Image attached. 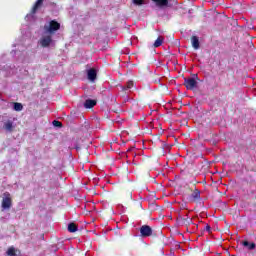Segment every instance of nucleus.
Listing matches in <instances>:
<instances>
[{
  "instance_id": "nucleus-1",
  "label": "nucleus",
  "mask_w": 256,
  "mask_h": 256,
  "mask_svg": "<svg viewBox=\"0 0 256 256\" xmlns=\"http://www.w3.org/2000/svg\"><path fill=\"white\" fill-rule=\"evenodd\" d=\"M47 33L53 34L55 31H59L61 29V24L55 20H51L49 26L44 27Z\"/></svg>"
},
{
  "instance_id": "nucleus-2",
  "label": "nucleus",
  "mask_w": 256,
  "mask_h": 256,
  "mask_svg": "<svg viewBox=\"0 0 256 256\" xmlns=\"http://www.w3.org/2000/svg\"><path fill=\"white\" fill-rule=\"evenodd\" d=\"M4 197L2 199V209H11L13 205V200L11 199V194L9 192H5Z\"/></svg>"
},
{
  "instance_id": "nucleus-3",
  "label": "nucleus",
  "mask_w": 256,
  "mask_h": 256,
  "mask_svg": "<svg viewBox=\"0 0 256 256\" xmlns=\"http://www.w3.org/2000/svg\"><path fill=\"white\" fill-rule=\"evenodd\" d=\"M153 235V228L149 225H142L140 227V237L145 239L146 237H151Z\"/></svg>"
},
{
  "instance_id": "nucleus-4",
  "label": "nucleus",
  "mask_w": 256,
  "mask_h": 256,
  "mask_svg": "<svg viewBox=\"0 0 256 256\" xmlns=\"http://www.w3.org/2000/svg\"><path fill=\"white\" fill-rule=\"evenodd\" d=\"M184 86L188 91H193V89L197 87V80H195V78H185Z\"/></svg>"
},
{
  "instance_id": "nucleus-5",
  "label": "nucleus",
  "mask_w": 256,
  "mask_h": 256,
  "mask_svg": "<svg viewBox=\"0 0 256 256\" xmlns=\"http://www.w3.org/2000/svg\"><path fill=\"white\" fill-rule=\"evenodd\" d=\"M188 201H191L192 203H197L201 201V191L197 188H195L189 198H187Z\"/></svg>"
},
{
  "instance_id": "nucleus-6",
  "label": "nucleus",
  "mask_w": 256,
  "mask_h": 256,
  "mask_svg": "<svg viewBox=\"0 0 256 256\" xmlns=\"http://www.w3.org/2000/svg\"><path fill=\"white\" fill-rule=\"evenodd\" d=\"M177 223L180 226L185 225L186 227H189V225H193V219H191L189 217L183 218L182 216H179L177 218Z\"/></svg>"
},
{
  "instance_id": "nucleus-7",
  "label": "nucleus",
  "mask_w": 256,
  "mask_h": 256,
  "mask_svg": "<svg viewBox=\"0 0 256 256\" xmlns=\"http://www.w3.org/2000/svg\"><path fill=\"white\" fill-rule=\"evenodd\" d=\"M51 43H53V38L51 37V35L44 36L40 39L41 47H49Z\"/></svg>"
},
{
  "instance_id": "nucleus-8",
  "label": "nucleus",
  "mask_w": 256,
  "mask_h": 256,
  "mask_svg": "<svg viewBox=\"0 0 256 256\" xmlns=\"http://www.w3.org/2000/svg\"><path fill=\"white\" fill-rule=\"evenodd\" d=\"M45 0H37L35 2V4L33 5L32 9H31V15H35V13H37V11H39V9H41L43 7V2Z\"/></svg>"
},
{
  "instance_id": "nucleus-9",
  "label": "nucleus",
  "mask_w": 256,
  "mask_h": 256,
  "mask_svg": "<svg viewBox=\"0 0 256 256\" xmlns=\"http://www.w3.org/2000/svg\"><path fill=\"white\" fill-rule=\"evenodd\" d=\"M3 129L7 131L8 133H13V129H15V125H13V121L8 120L4 123Z\"/></svg>"
},
{
  "instance_id": "nucleus-10",
  "label": "nucleus",
  "mask_w": 256,
  "mask_h": 256,
  "mask_svg": "<svg viewBox=\"0 0 256 256\" xmlns=\"http://www.w3.org/2000/svg\"><path fill=\"white\" fill-rule=\"evenodd\" d=\"M88 75V79L89 81H95V79H97V70H95L94 68H91L88 70L87 72Z\"/></svg>"
},
{
  "instance_id": "nucleus-11",
  "label": "nucleus",
  "mask_w": 256,
  "mask_h": 256,
  "mask_svg": "<svg viewBox=\"0 0 256 256\" xmlns=\"http://www.w3.org/2000/svg\"><path fill=\"white\" fill-rule=\"evenodd\" d=\"M97 105V100L87 99L84 103L85 109H93Z\"/></svg>"
},
{
  "instance_id": "nucleus-12",
  "label": "nucleus",
  "mask_w": 256,
  "mask_h": 256,
  "mask_svg": "<svg viewBox=\"0 0 256 256\" xmlns=\"http://www.w3.org/2000/svg\"><path fill=\"white\" fill-rule=\"evenodd\" d=\"M191 43H192V47L194 48V49H199V47H200V43H199V37H197V36H192L191 37Z\"/></svg>"
},
{
  "instance_id": "nucleus-13",
  "label": "nucleus",
  "mask_w": 256,
  "mask_h": 256,
  "mask_svg": "<svg viewBox=\"0 0 256 256\" xmlns=\"http://www.w3.org/2000/svg\"><path fill=\"white\" fill-rule=\"evenodd\" d=\"M158 7H167L169 5V0H152Z\"/></svg>"
},
{
  "instance_id": "nucleus-14",
  "label": "nucleus",
  "mask_w": 256,
  "mask_h": 256,
  "mask_svg": "<svg viewBox=\"0 0 256 256\" xmlns=\"http://www.w3.org/2000/svg\"><path fill=\"white\" fill-rule=\"evenodd\" d=\"M77 230H78L77 224H75L73 222L68 224V231H69V233H77Z\"/></svg>"
},
{
  "instance_id": "nucleus-15",
  "label": "nucleus",
  "mask_w": 256,
  "mask_h": 256,
  "mask_svg": "<svg viewBox=\"0 0 256 256\" xmlns=\"http://www.w3.org/2000/svg\"><path fill=\"white\" fill-rule=\"evenodd\" d=\"M242 245L244 247H248L249 251H253V249H255V243L254 242L249 243V241H243Z\"/></svg>"
},
{
  "instance_id": "nucleus-16",
  "label": "nucleus",
  "mask_w": 256,
  "mask_h": 256,
  "mask_svg": "<svg viewBox=\"0 0 256 256\" xmlns=\"http://www.w3.org/2000/svg\"><path fill=\"white\" fill-rule=\"evenodd\" d=\"M135 87V83L133 81H128L126 86H124L122 89L123 91H129V89H133Z\"/></svg>"
},
{
  "instance_id": "nucleus-17",
  "label": "nucleus",
  "mask_w": 256,
  "mask_h": 256,
  "mask_svg": "<svg viewBox=\"0 0 256 256\" xmlns=\"http://www.w3.org/2000/svg\"><path fill=\"white\" fill-rule=\"evenodd\" d=\"M154 47L157 48V47H161V45H163V37L162 36H159L156 41L154 42Z\"/></svg>"
},
{
  "instance_id": "nucleus-18",
  "label": "nucleus",
  "mask_w": 256,
  "mask_h": 256,
  "mask_svg": "<svg viewBox=\"0 0 256 256\" xmlns=\"http://www.w3.org/2000/svg\"><path fill=\"white\" fill-rule=\"evenodd\" d=\"M6 253H7L8 256H17L15 247L8 248Z\"/></svg>"
},
{
  "instance_id": "nucleus-19",
  "label": "nucleus",
  "mask_w": 256,
  "mask_h": 256,
  "mask_svg": "<svg viewBox=\"0 0 256 256\" xmlns=\"http://www.w3.org/2000/svg\"><path fill=\"white\" fill-rule=\"evenodd\" d=\"M14 111H23V104L19 102L14 103Z\"/></svg>"
},
{
  "instance_id": "nucleus-20",
  "label": "nucleus",
  "mask_w": 256,
  "mask_h": 256,
  "mask_svg": "<svg viewBox=\"0 0 256 256\" xmlns=\"http://www.w3.org/2000/svg\"><path fill=\"white\" fill-rule=\"evenodd\" d=\"M52 124L54 125V127H63V123H61L60 121L58 120H54L52 122Z\"/></svg>"
},
{
  "instance_id": "nucleus-21",
  "label": "nucleus",
  "mask_w": 256,
  "mask_h": 256,
  "mask_svg": "<svg viewBox=\"0 0 256 256\" xmlns=\"http://www.w3.org/2000/svg\"><path fill=\"white\" fill-rule=\"evenodd\" d=\"M180 209H181V211L187 210V203L180 204Z\"/></svg>"
},
{
  "instance_id": "nucleus-22",
  "label": "nucleus",
  "mask_w": 256,
  "mask_h": 256,
  "mask_svg": "<svg viewBox=\"0 0 256 256\" xmlns=\"http://www.w3.org/2000/svg\"><path fill=\"white\" fill-rule=\"evenodd\" d=\"M134 5H143V0H133Z\"/></svg>"
},
{
  "instance_id": "nucleus-23",
  "label": "nucleus",
  "mask_w": 256,
  "mask_h": 256,
  "mask_svg": "<svg viewBox=\"0 0 256 256\" xmlns=\"http://www.w3.org/2000/svg\"><path fill=\"white\" fill-rule=\"evenodd\" d=\"M205 231H207L208 233H211V226L209 224L206 225Z\"/></svg>"
}]
</instances>
